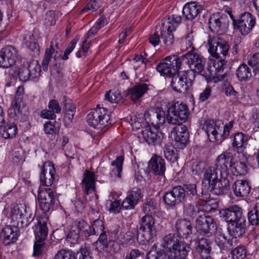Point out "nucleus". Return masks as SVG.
<instances>
[{
    "mask_svg": "<svg viewBox=\"0 0 259 259\" xmlns=\"http://www.w3.org/2000/svg\"><path fill=\"white\" fill-rule=\"evenodd\" d=\"M244 44L241 42L240 39H237V40L234 42V45L233 46V54L235 55L238 53H243L244 52Z\"/></svg>",
    "mask_w": 259,
    "mask_h": 259,
    "instance_id": "338daca9",
    "label": "nucleus"
},
{
    "mask_svg": "<svg viewBox=\"0 0 259 259\" xmlns=\"http://www.w3.org/2000/svg\"><path fill=\"white\" fill-rule=\"evenodd\" d=\"M22 101L20 98H15L8 110V114L13 118L19 117L21 115Z\"/></svg>",
    "mask_w": 259,
    "mask_h": 259,
    "instance_id": "e433bc0d",
    "label": "nucleus"
},
{
    "mask_svg": "<svg viewBox=\"0 0 259 259\" xmlns=\"http://www.w3.org/2000/svg\"><path fill=\"white\" fill-rule=\"evenodd\" d=\"M176 231L178 235L183 238H187L192 233V225L190 221L185 219L177 221L175 225Z\"/></svg>",
    "mask_w": 259,
    "mask_h": 259,
    "instance_id": "7c9ffc66",
    "label": "nucleus"
},
{
    "mask_svg": "<svg viewBox=\"0 0 259 259\" xmlns=\"http://www.w3.org/2000/svg\"><path fill=\"white\" fill-rule=\"evenodd\" d=\"M248 64L253 68L255 73L259 71V52L254 54L249 59Z\"/></svg>",
    "mask_w": 259,
    "mask_h": 259,
    "instance_id": "052dcab7",
    "label": "nucleus"
},
{
    "mask_svg": "<svg viewBox=\"0 0 259 259\" xmlns=\"http://www.w3.org/2000/svg\"><path fill=\"white\" fill-rule=\"evenodd\" d=\"M26 67L30 71V77L35 78L39 76L40 69L36 61H33L30 62Z\"/></svg>",
    "mask_w": 259,
    "mask_h": 259,
    "instance_id": "bf43d9fd",
    "label": "nucleus"
},
{
    "mask_svg": "<svg viewBox=\"0 0 259 259\" xmlns=\"http://www.w3.org/2000/svg\"><path fill=\"white\" fill-rule=\"evenodd\" d=\"M208 52L213 57L222 58L226 56L229 50L228 44L219 36L209 37L208 40Z\"/></svg>",
    "mask_w": 259,
    "mask_h": 259,
    "instance_id": "1a4fd4ad",
    "label": "nucleus"
},
{
    "mask_svg": "<svg viewBox=\"0 0 259 259\" xmlns=\"http://www.w3.org/2000/svg\"><path fill=\"white\" fill-rule=\"evenodd\" d=\"M246 142V139L243 133H236L233 137L232 144L233 150L238 153H241L243 156H245L244 151L247 145Z\"/></svg>",
    "mask_w": 259,
    "mask_h": 259,
    "instance_id": "2f4dec72",
    "label": "nucleus"
},
{
    "mask_svg": "<svg viewBox=\"0 0 259 259\" xmlns=\"http://www.w3.org/2000/svg\"><path fill=\"white\" fill-rule=\"evenodd\" d=\"M89 124L95 128L102 129L111 124L110 116L104 108L97 106L87 117Z\"/></svg>",
    "mask_w": 259,
    "mask_h": 259,
    "instance_id": "423d86ee",
    "label": "nucleus"
},
{
    "mask_svg": "<svg viewBox=\"0 0 259 259\" xmlns=\"http://www.w3.org/2000/svg\"><path fill=\"white\" fill-rule=\"evenodd\" d=\"M189 114L187 106L182 103L172 104L167 111L166 118L167 123L177 125L171 131L170 137L174 139L176 146L180 149H184L189 140L187 127L182 124L187 120Z\"/></svg>",
    "mask_w": 259,
    "mask_h": 259,
    "instance_id": "f257e3e1",
    "label": "nucleus"
},
{
    "mask_svg": "<svg viewBox=\"0 0 259 259\" xmlns=\"http://www.w3.org/2000/svg\"><path fill=\"white\" fill-rule=\"evenodd\" d=\"M181 17L177 14H172L162 21L160 35L163 46L169 48L174 41L173 32L181 22Z\"/></svg>",
    "mask_w": 259,
    "mask_h": 259,
    "instance_id": "20e7f679",
    "label": "nucleus"
},
{
    "mask_svg": "<svg viewBox=\"0 0 259 259\" xmlns=\"http://www.w3.org/2000/svg\"><path fill=\"white\" fill-rule=\"evenodd\" d=\"M236 76L240 81L249 80L251 76V71L245 64H241L236 70Z\"/></svg>",
    "mask_w": 259,
    "mask_h": 259,
    "instance_id": "a19ab883",
    "label": "nucleus"
},
{
    "mask_svg": "<svg viewBox=\"0 0 259 259\" xmlns=\"http://www.w3.org/2000/svg\"><path fill=\"white\" fill-rule=\"evenodd\" d=\"M162 245L167 251L168 259H185L190 251L189 245L177 239L174 234L166 235Z\"/></svg>",
    "mask_w": 259,
    "mask_h": 259,
    "instance_id": "f03ea898",
    "label": "nucleus"
},
{
    "mask_svg": "<svg viewBox=\"0 0 259 259\" xmlns=\"http://www.w3.org/2000/svg\"><path fill=\"white\" fill-rule=\"evenodd\" d=\"M220 217L228 224L246 219L242 209L237 205H233L220 211Z\"/></svg>",
    "mask_w": 259,
    "mask_h": 259,
    "instance_id": "ddd939ff",
    "label": "nucleus"
},
{
    "mask_svg": "<svg viewBox=\"0 0 259 259\" xmlns=\"http://www.w3.org/2000/svg\"><path fill=\"white\" fill-rule=\"evenodd\" d=\"M54 259H76L75 254L70 250L61 249L58 251Z\"/></svg>",
    "mask_w": 259,
    "mask_h": 259,
    "instance_id": "4d7b16f0",
    "label": "nucleus"
},
{
    "mask_svg": "<svg viewBox=\"0 0 259 259\" xmlns=\"http://www.w3.org/2000/svg\"><path fill=\"white\" fill-rule=\"evenodd\" d=\"M212 65H210V69L211 71H214L215 74L218 75L219 73L224 70L225 61L223 59L210 61Z\"/></svg>",
    "mask_w": 259,
    "mask_h": 259,
    "instance_id": "5fc2aeb1",
    "label": "nucleus"
},
{
    "mask_svg": "<svg viewBox=\"0 0 259 259\" xmlns=\"http://www.w3.org/2000/svg\"><path fill=\"white\" fill-rule=\"evenodd\" d=\"M101 0H91L90 2L82 9L81 13H87L88 14L91 12L97 11L102 5Z\"/></svg>",
    "mask_w": 259,
    "mask_h": 259,
    "instance_id": "8fccbe9b",
    "label": "nucleus"
},
{
    "mask_svg": "<svg viewBox=\"0 0 259 259\" xmlns=\"http://www.w3.org/2000/svg\"><path fill=\"white\" fill-rule=\"evenodd\" d=\"M230 240V238L228 239L227 238V237L222 229L217 230L216 232L214 234V241L217 245L221 249H228V246L229 247H232L229 243V241Z\"/></svg>",
    "mask_w": 259,
    "mask_h": 259,
    "instance_id": "f704fd0d",
    "label": "nucleus"
},
{
    "mask_svg": "<svg viewBox=\"0 0 259 259\" xmlns=\"http://www.w3.org/2000/svg\"><path fill=\"white\" fill-rule=\"evenodd\" d=\"M24 204L14 205L11 209V218L13 221L17 222L19 225L21 218V213L23 211Z\"/></svg>",
    "mask_w": 259,
    "mask_h": 259,
    "instance_id": "a18cd8bd",
    "label": "nucleus"
},
{
    "mask_svg": "<svg viewBox=\"0 0 259 259\" xmlns=\"http://www.w3.org/2000/svg\"><path fill=\"white\" fill-rule=\"evenodd\" d=\"M232 189L236 197H244L249 193L250 187L247 181L239 180L234 183Z\"/></svg>",
    "mask_w": 259,
    "mask_h": 259,
    "instance_id": "c756f323",
    "label": "nucleus"
},
{
    "mask_svg": "<svg viewBox=\"0 0 259 259\" xmlns=\"http://www.w3.org/2000/svg\"><path fill=\"white\" fill-rule=\"evenodd\" d=\"M18 59V52L12 46L3 48L0 51V67L8 68L15 65Z\"/></svg>",
    "mask_w": 259,
    "mask_h": 259,
    "instance_id": "4468645a",
    "label": "nucleus"
},
{
    "mask_svg": "<svg viewBox=\"0 0 259 259\" xmlns=\"http://www.w3.org/2000/svg\"><path fill=\"white\" fill-rule=\"evenodd\" d=\"M17 75L19 79L23 82H26L30 78V71L25 66L18 70Z\"/></svg>",
    "mask_w": 259,
    "mask_h": 259,
    "instance_id": "680f3d73",
    "label": "nucleus"
},
{
    "mask_svg": "<svg viewBox=\"0 0 259 259\" xmlns=\"http://www.w3.org/2000/svg\"><path fill=\"white\" fill-rule=\"evenodd\" d=\"M5 121L3 122V125L0 126V132L3 137L5 139L15 137L18 132L17 125L14 123H10L5 126Z\"/></svg>",
    "mask_w": 259,
    "mask_h": 259,
    "instance_id": "c9c22d12",
    "label": "nucleus"
},
{
    "mask_svg": "<svg viewBox=\"0 0 259 259\" xmlns=\"http://www.w3.org/2000/svg\"><path fill=\"white\" fill-rule=\"evenodd\" d=\"M123 162V157L119 156L117 157L115 160L112 161L111 163L112 168L111 176H117L118 178H121V172L122 168V164Z\"/></svg>",
    "mask_w": 259,
    "mask_h": 259,
    "instance_id": "c03bdc74",
    "label": "nucleus"
},
{
    "mask_svg": "<svg viewBox=\"0 0 259 259\" xmlns=\"http://www.w3.org/2000/svg\"><path fill=\"white\" fill-rule=\"evenodd\" d=\"M202 10V7L198 3H188L183 7V13L187 20H192L198 16Z\"/></svg>",
    "mask_w": 259,
    "mask_h": 259,
    "instance_id": "cd10ccee",
    "label": "nucleus"
},
{
    "mask_svg": "<svg viewBox=\"0 0 259 259\" xmlns=\"http://www.w3.org/2000/svg\"><path fill=\"white\" fill-rule=\"evenodd\" d=\"M211 92L212 91L211 87L208 85L206 86L199 94V101L203 102L208 99L211 95Z\"/></svg>",
    "mask_w": 259,
    "mask_h": 259,
    "instance_id": "69168bd1",
    "label": "nucleus"
},
{
    "mask_svg": "<svg viewBox=\"0 0 259 259\" xmlns=\"http://www.w3.org/2000/svg\"><path fill=\"white\" fill-rule=\"evenodd\" d=\"M104 226L103 222L99 218L95 219L94 221L92 226L91 227V233L96 234V235L99 234L100 233L104 232Z\"/></svg>",
    "mask_w": 259,
    "mask_h": 259,
    "instance_id": "6e6d98bb",
    "label": "nucleus"
},
{
    "mask_svg": "<svg viewBox=\"0 0 259 259\" xmlns=\"http://www.w3.org/2000/svg\"><path fill=\"white\" fill-rule=\"evenodd\" d=\"M141 198L140 190L138 188H133L127 193L126 198L123 200L121 207L124 209H133Z\"/></svg>",
    "mask_w": 259,
    "mask_h": 259,
    "instance_id": "b1692460",
    "label": "nucleus"
},
{
    "mask_svg": "<svg viewBox=\"0 0 259 259\" xmlns=\"http://www.w3.org/2000/svg\"><path fill=\"white\" fill-rule=\"evenodd\" d=\"M55 190L51 188H42L38 194L39 206L44 213L53 209L55 203Z\"/></svg>",
    "mask_w": 259,
    "mask_h": 259,
    "instance_id": "9b49d317",
    "label": "nucleus"
},
{
    "mask_svg": "<svg viewBox=\"0 0 259 259\" xmlns=\"http://www.w3.org/2000/svg\"><path fill=\"white\" fill-rule=\"evenodd\" d=\"M164 112L161 108H156L154 110L147 111L144 114L145 119L148 124L151 125L162 124L166 121Z\"/></svg>",
    "mask_w": 259,
    "mask_h": 259,
    "instance_id": "5701e85b",
    "label": "nucleus"
},
{
    "mask_svg": "<svg viewBox=\"0 0 259 259\" xmlns=\"http://www.w3.org/2000/svg\"><path fill=\"white\" fill-rule=\"evenodd\" d=\"M185 198V191L181 186L174 187L164 193L163 200L167 207L171 208L182 202Z\"/></svg>",
    "mask_w": 259,
    "mask_h": 259,
    "instance_id": "f8f14e48",
    "label": "nucleus"
},
{
    "mask_svg": "<svg viewBox=\"0 0 259 259\" xmlns=\"http://www.w3.org/2000/svg\"><path fill=\"white\" fill-rule=\"evenodd\" d=\"M255 24V18L250 13L245 12L241 15L236 25L242 35L249 33Z\"/></svg>",
    "mask_w": 259,
    "mask_h": 259,
    "instance_id": "aec40b11",
    "label": "nucleus"
},
{
    "mask_svg": "<svg viewBox=\"0 0 259 259\" xmlns=\"http://www.w3.org/2000/svg\"><path fill=\"white\" fill-rule=\"evenodd\" d=\"M232 127L231 122L224 125L221 121L208 119L204 121L202 130L206 133L209 140L213 142L226 139L229 136Z\"/></svg>",
    "mask_w": 259,
    "mask_h": 259,
    "instance_id": "7ed1b4c3",
    "label": "nucleus"
},
{
    "mask_svg": "<svg viewBox=\"0 0 259 259\" xmlns=\"http://www.w3.org/2000/svg\"><path fill=\"white\" fill-rule=\"evenodd\" d=\"M246 219L228 224V231L230 236L229 243L230 246H234L238 243L237 238L241 237L245 232Z\"/></svg>",
    "mask_w": 259,
    "mask_h": 259,
    "instance_id": "f3484780",
    "label": "nucleus"
},
{
    "mask_svg": "<svg viewBox=\"0 0 259 259\" xmlns=\"http://www.w3.org/2000/svg\"><path fill=\"white\" fill-rule=\"evenodd\" d=\"M61 13L57 11H49L45 15V24L47 26L53 25L56 23V20L60 16Z\"/></svg>",
    "mask_w": 259,
    "mask_h": 259,
    "instance_id": "49530a36",
    "label": "nucleus"
},
{
    "mask_svg": "<svg viewBox=\"0 0 259 259\" xmlns=\"http://www.w3.org/2000/svg\"><path fill=\"white\" fill-rule=\"evenodd\" d=\"M56 180V170L54 165L50 162L44 163L41 167L40 183L44 186L49 187L52 186Z\"/></svg>",
    "mask_w": 259,
    "mask_h": 259,
    "instance_id": "a211bd4d",
    "label": "nucleus"
},
{
    "mask_svg": "<svg viewBox=\"0 0 259 259\" xmlns=\"http://www.w3.org/2000/svg\"><path fill=\"white\" fill-rule=\"evenodd\" d=\"M85 226H87V224L83 221L74 222L70 226L66 235V241L71 244L77 243L79 237V233Z\"/></svg>",
    "mask_w": 259,
    "mask_h": 259,
    "instance_id": "412c9836",
    "label": "nucleus"
},
{
    "mask_svg": "<svg viewBox=\"0 0 259 259\" xmlns=\"http://www.w3.org/2000/svg\"><path fill=\"white\" fill-rule=\"evenodd\" d=\"M66 111L64 117V122L65 125H69L72 121L75 113V107L74 106H70L69 108L66 106Z\"/></svg>",
    "mask_w": 259,
    "mask_h": 259,
    "instance_id": "13d9d810",
    "label": "nucleus"
},
{
    "mask_svg": "<svg viewBox=\"0 0 259 259\" xmlns=\"http://www.w3.org/2000/svg\"><path fill=\"white\" fill-rule=\"evenodd\" d=\"M18 237V229L15 226H7L1 232V237L5 245L16 241Z\"/></svg>",
    "mask_w": 259,
    "mask_h": 259,
    "instance_id": "a878e982",
    "label": "nucleus"
},
{
    "mask_svg": "<svg viewBox=\"0 0 259 259\" xmlns=\"http://www.w3.org/2000/svg\"><path fill=\"white\" fill-rule=\"evenodd\" d=\"M23 207L24 211L21 213L20 223L22 227H25L33 220L34 214L31 209L24 204Z\"/></svg>",
    "mask_w": 259,
    "mask_h": 259,
    "instance_id": "ea45409f",
    "label": "nucleus"
},
{
    "mask_svg": "<svg viewBox=\"0 0 259 259\" xmlns=\"http://www.w3.org/2000/svg\"><path fill=\"white\" fill-rule=\"evenodd\" d=\"M48 229L46 223L39 221L34 230L35 239L45 241L48 236Z\"/></svg>",
    "mask_w": 259,
    "mask_h": 259,
    "instance_id": "58836bf2",
    "label": "nucleus"
},
{
    "mask_svg": "<svg viewBox=\"0 0 259 259\" xmlns=\"http://www.w3.org/2000/svg\"><path fill=\"white\" fill-rule=\"evenodd\" d=\"M234 157L233 154L226 151L219 155L215 160L214 167L219 171L220 176H228L229 168L233 166Z\"/></svg>",
    "mask_w": 259,
    "mask_h": 259,
    "instance_id": "2eb2a0df",
    "label": "nucleus"
},
{
    "mask_svg": "<svg viewBox=\"0 0 259 259\" xmlns=\"http://www.w3.org/2000/svg\"><path fill=\"white\" fill-rule=\"evenodd\" d=\"M150 125L146 126L142 131L143 139L148 144H155L159 141L158 135L149 128Z\"/></svg>",
    "mask_w": 259,
    "mask_h": 259,
    "instance_id": "79ce46f5",
    "label": "nucleus"
},
{
    "mask_svg": "<svg viewBox=\"0 0 259 259\" xmlns=\"http://www.w3.org/2000/svg\"><path fill=\"white\" fill-rule=\"evenodd\" d=\"M122 98L119 91L109 92L105 95V99L111 103H117L121 101Z\"/></svg>",
    "mask_w": 259,
    "mask_h": 259,
    "instance_id": "603ef678",
    "label": "nucleus"
},
{
    "mask_svg": "<svg viewBox=\"0 0 259 259\" xmlns=\"http://www.w3.org/2000/svg\"><path fill=\"white\" fill-rule=\"evenodd\" d=\"M148 167L153 174L163 176L166 169L165 161L159 156L153 155L148 162Z\"/></svg>",
    "mask_w": 259,
    "mask_h": 259,
    "instance_id": "4be33fe9",
    "label": "nucleus"
},
{
    "mask_svg": "<svg viewBox=\"0 0 259 259\" xmlns=\"http://www.w3.org/2000/svg\"><path fill=\"white\" fill-rule=\"evenodd\" d=\"M211 241L205 238L197 240L196 242V251L201 256V259L209 257L211 251Z\"/></svg>",
    "mask_w": 259,
    "mask_h": 259,
    "instance_id": "c85d7f7f",
    "label": "nucleus"
},
{
    "mask_svg": "<svg viewBox=\"0 0 259 259\" xmlns=\"http://www.w3.org/2000/svg\"><path fill=\"white\" fill-rule=\"evenodd\" d=\"M182 63L187 64L191 72L204 75L206 59L200 54L188 52L181 58Z\"/></svg>",
    "mask_w": 259,
    "mask_h": 259,
    "instance_id": "6e6552de",
    "label": "nucleus"
},
{
    "mask_svg": "<svg viewBox=\"0 0 259 259\" xmlns=\"http://www.w3.org/2000/svg\"><path fill=\"white\" fill-rule=\"evenodd\" d=\"M231 170L234 175H244L247 171V167L244 162L233 161Z\"/></svg>",
    "mask_w": 259,
    "mask_h": 259,
    "instance_id": "3c124183",
    "label": "nucleus"
},
{
    "mask_svg": "<svg viewBox=\"0 0 259 259\" xmlns=\"http://www.w3.org/2000/svg\"><path fill=\"white\" fill-rule=\"evenodd\" d=\"M44 246V241L36 240L33 246V255L39 256L41 253Z\"/></svg>",
    "mask_w": 259,
    "mask_h": 259,
    "instance_id": "0e129e2a",
    "label": "nucleus"
},
{
    "mask_svg": "<svg viewBox=\"0 0 259 259\" xmlns=\"http://www.w3.org/2000/svg\"><path fill=\"white\" fill-rule=\"evenodd\" d=\"M148 90V84L139 83L128 89V96L133 101H136L143 97Z\"/></svg>",
    "mask_w": 259,
    "mask_h": 259,
    "instance_id": "473e14b6",
    "label": "nucleus"
},
{
    "mask_svg": "<svg viewBox=\"0 0 259 259\" xmlns=\"http://www.w3.org/2000/svg\"><path fill=\"white\" fill-rule=\"evenodd\" d=\"M249 223L252 225H257L259 223V202L256 203L255 207L248 213Z\"/></svg>",
    "mask_w": 259,
    "mask_h": 259,
    "instance_id": "de8ad7c7",
    "label": "nucleus"
},
{
    "mask_svg": "<svg viewBox=\"0 0 259 259\" xmlns=\"http://www.w3.org/2000/svg\"><path fill=\"white\" fill-rule=\"evenodd\" d=\"M219 178V171L214 167H210L206 169L204 173L202 184L209 188Z\"/></svg>",
    "mask_w": 259,
    "mask_h": 259,
    "instance_id": "72a5a7b5",
    "label": "nucleus"
},
{
    "mask_svg": "<svg viewBox=\"0 0 259 259\" xmlns=\"http://www.w3.org/2000/svg\"><path fill=\"white\" fill-rule=\"evenodd\" d=\"M78 40V38L73 39L69 44L68 48L66 49L64 52V55L62 56V58L63 60H67L68 58V55L72 52L75 47L77 42Z\"/></svg>",
    "mask_w": 259,
    "mask_h": 259,
    "instance_id": "774afa93",
    "label": "nucleus"
},
{
    "mask_svg": "<svg viewBox=\"0 0 259 259\" xmlns=\"http://www.w3.org/2000/svg\"><path fill=\"white\" fill-rule=\"evenodd\" d=\"M230 182L228 176L220 175V178L212 183L208 188L216 195H221L228 191L230 189Z\"/></svg>",
    "mask_w": 259,
    "mask_h": 259,
    "instance_id": "393cba45",
    "label": "nucleus"
},
{
    "mask_svg": "<svg viewBox=\"0 0 259 259\" xmlns=\"http://www.w3.org/2000/svg\"><path fill=\"white\" fill-rule=\"evenodd\" d=\"M181 65V59L178 56H169L158 64L156 70L161 75L170 78L180 69Z\"/></svg>",
    "mask_w": 259,
    "mask_h": 259,
    "instance_id": "0eeeda50",
    "label": "nucleus"
},
{
    "mask_svg": "<svg viewBox=\"0 0 259 259\" xmlns=\"http://www.w3.org/2000/svg\"><path fill=\"white\" fill-rule=\"evenodd\" d=\"M154 225L155 220L152 215L146 214L141 218L140 229L143 232L144 243H152L154 241V238L156 235Z\"/></svg>",
    "mask_w": 259,
    "mask_h": 259,
    "instance_id": "9d476101",
    "label": "nucleus"
},
{
    "mask_svg": "<svg viewBox=\"0 0 259 259\" xmlns=\"http://www.w3.org/2000/svg\"><path fill=\"white\" fill-rule=\"evenodd\" d=\"M229 19L226 15L219 13L212 14L209 18L208 25L211 31L222 33L225 31L229 25Z\"/></svg>",
    "mask_w": 259,
    "mask_h": 259,
    "instance_id": "dca6fc26",
    "label": "nucleus"
},
{
    "mask_svg": "<svg viewBox=\"0 0 259 259\" xmlns=\"http://www.w3.org/2000/svg\"><path fill=\"white\" fill-rule=\"evenodd\" d=\"M95 174L88 170H85L83 174V178L82 181V187L84 192L88 195L95 190Z\"/></svg>",
    "mask_w": 259,
    "mask_h": 259,
    "instance_id": "bb28decb",
    "label": "nucleus"
},
{
    "mask_svg": "<svg viewBox=\"0 0 259 259\" xmlns=\"http://www.w3.org/2000/svg\"><path fill=\"white\" fill-rule=\"evenodd\" d=\"M163 152L164 157L167 160L174 162L177 159L175 148L171 144H167L164 146Z\"/></svg>",
    "mask_w": 259,
    "mask_h": 259,
    "instance_id": "09e8293b",
    "label": "nucleus"
},
{
    "mask_svg": "<svg viewBox=\"0 0 259 259\" xmlns=\"http://www.w3.org/2000/svg\"><path fill=\"white\" fill-rule=\"evenodd\" d=\"M130 123L133 130L137 131L141 128L150 125L148 122L146 121L144 116H137L135 115L132 116L131 117Z\"/></svg>",
    "mask_w": 259,
    "mask_h": 259,
    "instance_id": "37998d69",
    "label": "nucleus"
},
{
    "mask_svg": "<svg viewBox=\"0 0 259 259\" xmlns=\"http://www.w3.org/2000/svg\"><path fill=\"white\" fill-rule=\"evenodd\" d=\"M246 253V248L242 246H238L231 251L232 259H244Z\"/></svg>",
    "mask_w": 259,
    "mask_h": 259,
    "instance_id": "864d4df0",
    "label": "nucleus"
},
{
    "mask_svg": "<svg viewBox=\"0 0 259 259\" xmlns=\"http://www.w3.org/2000/svg\"><path fill=\"white\" fill-rule=\"evenodd\" d=\"M23 43L30 50L37 54L39 52V47L37 43L35 41L34 35L32 33L29 31H25L24 34Z\"/></svg>",
    "mask_w": 259,
    "mask_h": 259,
    "instance_id": "4c0bfd02",
    "label": "nucleus"
},
{
    "mask_svg": "<svg viewBox=\"0 0 259 259\" xmlns=\"http://www.w3.org/2000/svg\"><path fill=\"white\" fill-rule=\"evenodd\" d=\"M215 228L213 219L210 216L201 215L196 220V228L200 234L209 236Z\"/></svg>",
    "mask_w": 259,
    "mask_h": 259,
    "instance_id": "6ab92c4d",
    "label": "nucleus"
},
{
    "mask_svg": "<svg viewBox=\"0 0 259 259\" xmlns=\"http://www.w3.org/2000/svg\"><path fill=\"white\" fill-rule=\"evenodd\" d=\"M194 77L195 75L191 71H184L175 73L170 77V85L176 92H185L192 85Z\"/></svg>",
    "mask_w": 259,
    "mask_h": 259,
    "instance_id": "39448f33",
    "label": "nucleus"
},
{
    "mask_svg": "<svg viewBox=\"0 0 259 259\" xmlns=\"http://www.w3.org/2000/svg\"><path fill=\"white\" fill-rule=\"evenodd\" d=\"M100 236L96 242L97 244H99V247L101 249L105 250L108 247V239L107 236L105 232H103L100 233Z\"/></svg>",
    "mask_w": 259,
    "mask_h": 259,
    "instance_id": "e2e57ef3",
    "label": "nucleus"
}]
</instances>
